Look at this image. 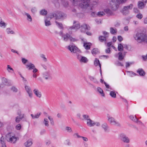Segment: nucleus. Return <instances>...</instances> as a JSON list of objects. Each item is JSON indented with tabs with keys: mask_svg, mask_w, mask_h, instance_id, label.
<instances>
[{
	"mask_svg": "<svg viewBox=\"0 0 147 147\" xmlns=\"http://www.w3.org/2000/svg\"><path fill=\"white\" fill-rule=\"evenodd\" d=\"M25 88L29 96L30 97H32V94L30 87H29L28 86L26 85L25 86Z\"/></svg>",
	"mask_w": 147,
	"mask_h": 147,
	"instance_id": "nucleus-14",
	"label": "nucleus"
},
{
	"mask_svg": "<svg viewBox=\"0 0 147 147\" xmlns=\"http://www.w3.org/2000/svg\"><path fill=\"white\" fill-rule=\"evenodd\" d=\"M134 38L138 43L143 42L147 44V35L143 33L137 32L133 36Z\"/></svg>",
	"mask_w": 147,
	"mask_h": 147,
	"instance_id": "nucleus-1",
	"label": "nucleus"
},
{
	"mask_svg": "<svg viewBox=\"0 0 147 147\" xmlns=\"http://www.w3.org/2000/svg\"><path fill=\"white\" fill-rule=\"evenodd\" d=\"M80 28V31L82 32H84L86 30H89L90 29V27L85 24H83L82 25Z\"/></svg>",
	"mask_w": 147,
	"mask_h": 147,
	"instance_id": "nucleus-12",
	"label": "nucleus"
},
{
	"mask_svg": "<svg viewBox=\"0 0 147 147\" xmlns=\"http://www.w3.org/2000/svg\"><path fill=\"white\" fill-rule=\"evenodd\" d=\"M119 138L120 140L126 144H128L130 142L129 138L125 134L122 133L119 135Z\"/></svg>",
	"mask_w": 147,
	"mask_h": 147,
	"instance_id": "nucleus-6",
	"label": "nucleus"
},
{
	"mask_svg": "<svg viewBox=\"0 0 147 147\" xmlns=\"http://www.w3.org/2000/svg\"><path fill=\"white\" fill-rule=\"evenodd\" d=\"M110 95L111 97L113 98H115L116 96V95L115 92L113 91H111L110 92Z\"/></svg>",
	"mask_w": 147,
	"mask_h": 147,
	"instance_id": "nucleus-41",
	"label": "nucleus"
},
{
	"mask_svg": "<svg viewBox=\"0 0 147 147\" xmlns=\"http://www.w3.org/2000/svg\"><path fill=\"white\" fill-rule=\"evenodd\" d=\"M110 32L112 34H114L117 33V30L114 29L113 28L111 27L110 28Z\"/></svg>",
	"mask_w": 147,
	"mask_h": 147,
	"instance_id": "nucleus-38",
	"label": "nucleus"
},
{
	"mask_svg": "<svg viewBox=\"0 0 147 147\" xmlns=\"http://www.w3.org/2000/svg\"><path fill=\"white\" fill-rule=\"evenodd\" d=\"M76 55L78 59L80 62L86 63L88 62V60L86 57L81 56L78 54H77Z\"/></svg>",
	"mask_w": 147,
	"mask_h": 147,
	"instance_id": "nucleus-10",
	"label": "nucleus"
},
{
	"mask_svg": "<svg viewBox=\"0 0 147 147\" xmlns=\"http://www.w3.org/2000/svg\"><path fill=\"white\" fill-rule=\"evenodd\" d=\"M136 17L140 19H141L143 17L142 15L141 14L139 13L136 15Z\"/></svg>",
	"mask_w": 147,
	"mask_h": 147,
	"instance_id": "nucleus-57",
	"label": "nucleus"
},
{
	"mask_svg": "<svg viewBox=\"0 0 147 147\" xmlns=\"http://www.w3.org/2000/svg\"><path fill=\"white\" fill-rule=\"evenodd\" d=\"M73 136L75 138H80L81 137V136L79 135L77 133H74L73 134Z\"/></svg>",
	"mask_w": 147,
	"mask_h": 147,
	"instance_id": "nucleus-56",
	"label": "nucleus"
},
{
	"mask_svg": "<svg viewBox=\"0 0 147 147\" xmlns=\"http://www.w3.org/2000/svg\"><path fill=\"white\" fill-rule=\"evenodd\" d=\"M22 116H18L16 118L15 121L16 123H18L20 120L22 119L24 116H23V115H22Z\"/></svg>",
	"mask_w": 147,
	"mask_h": 147,
	"instance_id": "nucleus-31",
	"label": "nucleus"
},
{
	"mask_svg": "<svg viewBox=\"0 0 147 147\" xmlns=\"http://www.w3.org/2000/svg\"><path fill=\"white\" fill-rule=\"evenodd\" d=\"M129 118L131 120L134 122L138 121V119L136 118L135 116L134 117V115H131L129 116Z\"/></svg>",
	"mask_w": 147,
	"mask_h": 147,
	"instance_id": "nucleus-45",
	"label": "nucleus"
},
{
	"mask_svg": "<svg viewBox=\"0 0 147 147\" xmlns=\"http://www.w3.org/2000/svg\"><path fill=\"white\" fill-rule=\"evenodd\" d=\"M52 72L51 71L47 72V80H51L52 78Z\"/></svg>",
	"mask_w": 147,
	"mask_h": 147,
	"instance_id": "nucleus-29",
	"label": "nucleus"
},
{
	"mask_svg": "<svg viewBox=\"0 0 147 147\" xmlns=\"http://www.w3.org/2000/svg\"><path fill=\"white\" fill-rule=\"evenodd\" d=\"M66 17V15L60 11H57L55 13H51L47 18L51 19L55 17L56 19H63Z\"/></svg>",
	"mask_w": 147,
	"mask_h": 147,
	"instance_id": "nucleus-2",
	"label": "nucleus"
},
{
	"mask_svg": "<svg viewBox=\"0 0 147 147\" xmlns=\"http://www.w3.org/2000/svg\"><path fill=\"white\" fill-rule=\"evenodd\" d=\"M23 14L24 16H27V19L28 21L30 22H31L32 21V17L29 13L25 12Z\"/></svg>",
	"mask_w": 147,
	"mask_h": 147,
	"instance_id": "nucleus-27",
	"label": "nucleus"
},
{
	"mask_svg": "<svg viewBox=\"0 0 147 147\" xmlns=\"http://www.w3.org/2000/svg\"><path fill=\"white\" fill-rule=\"evenodd\" d=\"M90 3V0H86V1L80 3L79 6L82 9H86L89 7Z\"/></svg>",
	"mask_w": 147,
	"mask_h": 147,
	"instance_id": "nucleus-9",
	"label": "nucleus"
},
{
	"mask_svg": "<svg viewBox=\"0 0 147 147\" xmlns=\"http://www.w3.org/2000/svg\"><path fill=\"white\" fill-rule=\"evenodd\" d=\"M74 5H76V4H77L78 2V0H69Z\"/></svg>",
	"mask_w": 147,
	"mask_h": 147,
	"instance_id": "nucleus-55",
	"label": "nucleus"
},
{
	"mask_svg": "<svg viewBox=\"0 0 147 147\" xmlns=\"http://www.w3.org/2000/svg\"><path fill=\"white\" fill-rule=\"evenodd\" d=\"M40 14L42 16L46 15V10L45 9H42L40 11Z\"/></svg>",
	"mask_w": 147,
	"mask_h": 147,
	"instance_id": "nucleus-44",
	"label": "nucleus"
},
{
	"mask_svg": "<svg viewBox=\"0 0 147 147\" xmlns=\"http://www.w3.org/2000/svg\"><path fill=\"white\" fill-rule=\"evenodd\" d=\"M118 59L120 61L123 60L124 57V56L123 55L122 53L121 52H119L118 53Z\"/></svg>",
	"mask_w": 147,
	"mask_h": 147,
	"instance_id": "nucleus-34",
	"label": "nucleus"
},
{
	"mask_svg": "<svg viewBox=\"0 0 147 147\" xmlns=\"http://www.w3.org/2000/svg\"><path fill=\"white\" fill-rule=\"evenodd\" d=\"M104 11L108 16H112L113 14V11L109 8L105 9Z\"/></svg>",
	"mask_w": 147,
	"mask_h": 147,
	"instance_id": "nucleus-18",
	"label": "nucleus"
},
{
	"mask_svg": "<svg viewBox=\"0 0 147 147\" xmlns=\"http://www.w3.org/2000/svg\"><path fill=\"white\" fill-rule=\"evenodd\" d=\"M6 31L7 34H14L15 32L13 30H11V29L9 28H8L6 29Z\"/></svg>",
	"mask_w": 147,
	"mask_h": 147,
	"instance_id": "nucleus-43",
	"label": "nucleus"
},
{
	"mask_svg": "<svg viewBox=\"0 0 147 147\" xmlns=\"http://www.w3.org/2000/svg\"><path fill=\"white\" fill-rule=\"evenodd\" d=\"M55 23H56L57 25L58 26V27L59 28H60L61 29H63V25L61 23L58 22L57 21H55Z\"/></svg>",
	"mask_w": 147,
	"mask_h": 147,
	"instance_id": "nucleus-42",
	"label": "nucleus"
},
{
	"mask_svg": "<svg viewBox=\"0 0 147 147\" xmlns=\"http://www.w3.org/2000/svg\"><path fill=\"white\" fill-rule=\"evenodd\" d=\"M103 34L104 35V36L108 38L109 37V33L105 31L102 32Z\"/></svg>",
	"mask_w": 147,
	"mask_h": 147,
	"instance_id": "nucleus-51",
	"label": "nucleus"
},
{
	"mask_svg": "<svg viewBox=\"0 0 147 147\" xmlns=\"http://www.w3.org/2000/svg\"><path fill=\"white\" fill-rule=\"evenodd\" d=\"M133 62H126V68H127L128 67H129L130 65H132V64H134Z\"/></svg>",
	"mask_w": 147,
	"mask_h": 147,
	"instance_id": "nucleus-49",
	"label": "nucleus"
},
{
	"mask_svg": "<svg viewBox=\"0 0 147 147\" xmlns=\"http://www.w3.org/2000/svg\"><path fill=\"white\" fill-rule=\"evenodd\" d=\"M144 4L143 2L140 1H139L138 3V6L140 9H142L144 8Z\"/></svg>",
	"mask_w": 147,
	"mask_h": 147,
	"instance_id": "nucleus-35",
	"label": "nucleus"
},
{
	"mask_svg": "<svg viewBox=\"0 0 147 147\" xmlns=\"http://www.w3.org/2000/svg\"><path fill=\"white\" fill-rule=\"evenodd\" d=\"M32 144V140L30 138L24 143V145L26 147H29Z\"/></svg>",
	"mask_w": 147,
	"mask_h": 147,
	"instance_id": "nucleus-15",
	"label": "nucleus"
},
{
	"mask_svg": "<svg viewBox=\"0 0 147 147\" xmlns=\"http://www.w3.org/2000/svg\"><path fill=\"white\" fill-rule=\"evenodd\" d=\"M0 142L1 144V147H6L5 143V139L3 136L0 139Z\"/></svg>",
	"mask_w": 147,
	"mask_h": 147,
	"instance_id": "nucleus-25",
	"label": "nucleus"
},
{
	"mask_svg": "<svg viewBox=\"0 0 147 147\" xmlns=\"http://www.w3.org/2000/svg\"><path fill=\"white\" fill-rule=\"evenodd\" d=\"M26 68H28L29 70L33 69L32 72L34 73H35L38 71V69L35 68L34 65L31 63H29V64L26 65Z\"/></svg>",
	"mask_w": 147,
	"mask_h": 147,
	"instance_id": "nucleus-11",
	"label": "nucleus"
},
{
	"mask_svg": "<svg viewBox=\"0 0 147 147\" xmlns=\"http://www.w3.org/2000/svg\"><path fill=\"white\" fill-rule=\"evenodd\" d=\"M82 116L84 119L86 120L87 121H88V120L90 119V118H89V116L87 115H84Z\"/></svg>",
	"mask_w": 147,
	"mask_h": 147,
	"instance_id": "nucleus-50",
	"label": "nucleus"
},
{
	"mask_svg": "<svg viewBox=\"0 0 147 147\" xmlns=\"http://www.w3.org/2000/svg\"><path fill=\"white\" fill-rule=\"evenodd\" d=\"M69 34L67 33L63 35V37L64 41H67L69 40L71 42H75L78 40L77 39L73 38L71 36L70 34H71V32H69Z\"/></svg>",
	"mask_w": 147,
	"mask_h": 147,
	"instance_id": "nucleus-5",
	"label": "nucleus"
},
{
	"mask_svg": "<svg viewBox=\"0 0 147 147\" xmlns=\"http://www.w3.org/2000/svg\"><path fill=\"white\" fill-rule=\"evenodd\" d=\"M11 90H12L13 92H16L17 91V89L14 86H12L11 88Z\"/></svg>",
	"mask_w": 147,
	"mask_h": 147,
	"instance_id": "nucleus-59",
	"label": "nucleus"
},
{
	"mask_svg": "<svg viewBox=\"0 0 147 147\" xmlns=\"http://www.w3.org/2000/svg\"><path fill=\"white\" fill-rule=\"evenodd\" d=\"M41 114V113L38 112L34 114H31V116L32 119H38Z\"/></svg>",
	"mask_w": 147,
	"mask_h": 147,
	"instance_id": "nucleus-16",
	"label": "nucleus"
},
{
	"mask_svg": "<svg viewBox=\"0 0 147 147\" xmlns=\"http://www.w3.org/2000/svg\"><path fill=\"white\" fill-rule=\"evenodd\" d=\"M142 57L144 61H146V59H147V54L145 56L142 55Z\"/></svg>",
	"mask_w": 147,
	"mask_h": 147,
	"instance_id": "nucleus-64",
	"label": "nucleus"
},
{
	"mask_svg": "<svg viewBox=\"0 0 147 147\" xmlns=\"http://www.w3.org/2000/svg\"><path fill=\"white\" fill-rule=\"evenodd\" d=\"M111 48H108L105 50V52L109 54L111 53Z\"/></svg>",
	"mask_w": 147,
	"mask_h": 147,
	"instance_id": "nucleus-58",
	"label": "nucleus"
},
{
	"mask_svg": "<svg viewBox=\"0 0 147 147\" xmlns=\"http://www.w3.org/2000/svg\"><path fill=\"white\" fill-rule=\"evenodd\" d=\"M22 61L24 64H25L28 62V60L24 58H23L22 59Z\"/></svg>",
	"mask_w": 147,
	"mask_h": 147,
	"instance_id": "nucleus-63",
	"label": "nucleus"
},
{
	"mask_svg": "<svg viewBox=\"0 0 147 147\" xmlns=\"http://www.w3.org/2000/svg\"><path fill=\"white\" fill-rule=\"evenodd\" d=\"M107 38L104 36H100L98 38L99 40L101 42H105V43L106 42L107 39Z\"/></svg>",
	"mask_w": 147,
	"mask_h": 147,
	"instance_id": "nucleus-26",
	"label": "nucleus"
},
{
	"mask_svg": "<svg viewBox=\"0 0 147 147\" xmlns=\"http://www.w3.org/2000/svg\"><path fill=\"white\" fill-rule=\"evenodd\" d=\"M118 39L119 41L121 42L123 40V38L121 36H118Z\"/></svg>",
	"mask_w": 147,
	"mask_h": 147,
	"instance_id": "nucleus-62",
	"label": "nucleus"
},
{
	"mask_svg": "<svg viewBox=\"0 0 147 147\" xmlns=\"http://www.w3.org/2000/svg\"><path fill=\"white\" fill-rule=\"evenodd\" d=\"M91 45V43H84V46L85 49L87 50L90 49Z\"/></svg>",
	"mask_w": 147,
	"mask_h": 147,
	"instance_id": "nucleus-32",
	"label": "nucleus"
},
{
	"mask_svg": "<svg viewBox=\"0 0 147 147\" xmlns=\"http://www.w3.org/2000/svg\"><path fill=\"white\" fill-rule=\"evenodd\" d=\"M6 24L5 23L1 21L0 22V26L1 27H3L5 28L6 27Z\"/></svg>",
	"mask_w": 147,
	"mask_h": 147,
	"instance_id": "nucleus-47",
	"label": "nucleus"
},
{
	"mask_svg": "<svg viewBox=\"0 0 147 147\" xmlns=\"http://www.w3.org/2000/svg\"><path fill=\"white\" fill-rule=\"evenodd\" d=\"M107 117L108 118V120L110 123L112 125H116L117 126H120L121 125L120 123L115 121V120L114 118L110 117L109 115H108Z\"/></svg>",
	"mask_w": 147,
	"mask_h": 147,
	"instance_id": "nucleus-7",
	"label": "nucleus"
},
{
	"mask_svg": "<svg viewBox=\"0 0 147 147\" xmlns=\"http://www.w3.org/2000/svg\"><path fill=\"white\" fill-rule=\"evenodd\" d=\"M63 4L64 7H67L68 6V2L67 1H64L63 2Z\"/></svg>",
	"mask_w": 147,
	"mask_h": 147,
	"instance_id": "nucleus-52",
	"label": "nucleus"
},
{
	"mask_svg": "<svg viewBox=\"0 0 147 147\" xmlns=\"http://www.w3.org/2000/svg\"><path fill=\"white\" fill-rule=\"evenodd\" d=\"M137 72L139 74L140 76H144L145 74V72L142 68H139L137 71Z\"/></svg>",
	"mask_w": 147,
	"mask_h": 147,
	"instance_id": "nucleus-17",
	"label": "nucleus"
},
{
	"mask_svg": "<svg viewBox=\"0 0 147 147\" xmlns=\"http://www.w3.org/2000/svg\"><path fill=\"white\" fill-rule=\"evenodd\" d=\"M105 14V13L103 11H99L97 13L96 15L99 17H101Z\"/></svg>",
	"mask_w": 147,
	"mask_h": 147,
	"instance_id": "nucleus-46",
	"label": "nucleus"
},
{
	"mask_svg": "<svg viewBox=\"0 0 147 147\" xmlns=\"http://www.w3.org/2000/svg\"><path fill=\"white\" fill-rule=\"evenodd\" d=\"M68 49L71 52H73L74 53H80V52L79 49L74 45H69L68 47Z\"/></svg>",
	"mask_w": 147,
	"mask_h": 147,
	"instance_id": "nucleus-8",
	"label": "nucleus"
},
{
	"mask_svg": "<svg viewBox=\"0 0 147 147\" xmlns=\"http://www.w3.org/2000/svg\"><path fill=\"white\" fill-rule=\"evenodd\" d=\"M118 50L121 52L123 50V46L121 44H119L118 45Z\"/></svg>",
	"mask_w": 147,
	"mask_h": 147,
	"instance_id": "nucleus-40",
	"label": "nucleus"
},
{
	"mask_svg": "<svg viewBox=\"0 0 147 147\" xmlns=\"http://www.w3.org/2000/svg\"><path fill=\"white\" fill-rule=\"evenodd\" d=\"M133 7V5L132 4H130L129 5L123 7V8L121 11V13L124 15H126L129 13V9H132Z\"/></svg>",
	"mask_w": 147,
	"mask_h": 147,
	"instance_id": "nucleus-4",
	"label": "nucleus"
},
{
	"mask_svg": "<svg viewBox=\"0 0 147 147\" xmlns=\"http://www.w3.org/2000/svg\"><path fill=\"white\" fill-rule=\"evenodd\" d=\"M112 2H116L119 4H123L125 3L128 0H111Z\"/></svg>",
	"mask_w": 147,
	"mask_h": 147,
	"instance_id": "nucleus-19",
	"label": "nucleus"
},
{
	"mask_svg": "<svg viewBox=\"0 0 147 147\" xmlns=\"http://www.w3.org/2000/svg\"><path fill=\"white\" fill-rule=\"evenodd\" d=\"M48 118L52 126L54 125L55 123L53 118L51 116H49Z\"/></svg>",
	"mask_w": 147,
	"mask_h": 147,
	"instance_id": "nucleus-36",
	"label": "nucleus"
},
{
	"mask_svg": "<svg viewBox=\"0 0 147 147\" xmlns=\"http://www.w3.org/2000/svg\"><path fill=\"white\" fill-rule=\"evenodd\" d=\"M5 139L8 142L13 143H15L17 140L14 135L11 133H9L6 135Z\"/></svg>",
	"mask_w": 147,
	"mask_h": 147,
	"instance_id": "nucleus-3",
	"label": "nucleus"
},
{
	"mask_svg": "<svg viewBox=\"0 0 147 147\" xmlns=\"http://www.w3.org/2000/svg\"><path fill=\"white\" fill-rule=\"evenodd\" d=\"M17 114L18 115V116H22V115H23V116H24V114H22L21 111L20 110H19L18 111Z\"/></svg>",
	"mask_w": 147,
	"mask_h": 147,
	"instance_id": "nucleus-53",
	"label": "nucleus"
},
{
	"mask_svg": "<svg viewBox=\"0 0 147 147\" xmlns=\"http://www.w3.org/2000/svg\"><path fill=\"white\" fill-rule=\"evenodd\" d=\"M97 91L100 93L101 94L102 96H105V94L103 93V91L100 88L98 87Z\"/></svg>",
	"mask_w": 147,
	"mask_h": 147,
	"instance_id": "nucleus-37",
	"label": "nucleus"
},
{
	"mask_svg": "<svg viewBox=\"0 0 147 147\" xmlns=\"http://www.w3.org/2000/svg\"><path fill=\"white\" fill-rule=\"evenodd\" d=\"M75 25H74L73 26L69 28V29L72 30L75 29L76 30H78L80 28V25L79 22H76V21H74V24H76Z\"/></svg>",
	"mask_w": 147,
	"mask_h": 147,
	"instance_id": "nucleus-13",
	"label": "nucleus"
},
{
	"mask_svg": "<svg viewBox=\"0 0 147 147\" xmlns=\"http://www.w3.org/2000/svg\"><path fill=\"white\" fill-rule=\"evenodd\" d=\"M114 3L112 5L111 8L114 11L117 10L119 7V5L117 3L115 2H113Z\"/></svg>",
	"mask_w": 147,
	"mask_h": 147,
	"instance_id": "nucleus-22",
	"label": "nucleus"
},
{
	"mask_svg": "<svg viewBox=\"0 0 147 147\" xmlns=\"http://www.w3.org/2000/svg\"><path fill=\"white\" fill-rule=\"evenodd\" d=\"M21 127V126L20 124H18L16 126V129L17 130H20Z\"/></svg>",
	"mask_w": 147,
	"mask_h": 147,
	"instance_id": "nucleus-60",
	"label": "nucleus"
},
{
	"mask_svg": "<svg viewBox=\"0 0 147 147\" xmlns=\"http://www.w3.org/2000/svg\"><path fill=\"white\" fill-rule=\"evenodd\" d=\"M65 129L69 133L72 132V131L71 128L70 127H66L65 128Z\"/></svg>",
	"mask_w": 147,
	"mask_h": 147,
	"instance_id": "nucleus-48",
	"label": "nucleus"
},
{
	"mask_svg": "<svg viewBox=\"0 0 147 147\" xmlns=\"http://www.w3.org/2000/svg\"><path fill=\"white\" fill-rule=\"evenodd\" d=\"M94 65L96 66L98 65L100 67V68H101V65L99 61L96 58H95V59L94 61Z\"/></svg>",
	"mask_w": 147,
	"mask_h": 147,
	"instance_id": "nucleus-30",
	"label": "nucleus"
},
{
	"mask_svg": "<svg viewBox=\"0 0 147 147\" xmlns=\"http://www.w3.org/2000/svg\"><path fill=\"white\" fill-rule=\"evenodd\" d=\"M61 1V0H53V2L55 6L57 7H58L60 6V3Z\"/></svg>",
	"mask_w": 147,
	"mask_h": 147,
	"instance_id": "nucleus-28",
	"label": "nucleus"
},
{
	"mask_svg": "<svg viewBox=\"0 0 147 147\" xmlns=\"http://www.w3.org/2000/svg\"><path fill=\"white\" fill-rule=\"evenodd\" d=\"M66 144L68 146H70L71 144V143L70 142L69 140H66Z\"/></svg>",
	"mask_w": 147,
	"mask_h": 147,
	"instance_id": "nucleus-61",
	"label": "nucleus"
},
{
	"mask_svg": "<svg viewBox=\"0 0 147 147\" xmlns=\"http://www.w3.org/2000/svg\"><path fill=\"white\" fill-rule=\"evenodd\" d=\"M91 53L93 55H94L98 54L99 53V51L98 49L94 48L92 50Z\"/></svg>",
	"mask_w": 147,
	"mask_h": 147,
	"instance_id": "nucleus-33",
	"label": "nucleus"
},
{
	"mask_svg": "<svg viewBox=\"0 0 147 147\" xmlns=\"http://www.w3.org/2000/svg\"><path fill=\"white\" fill-rule=\"evenodd\" d=\"M89 78L90 79V80L93 83L96 84H97L98 83V82L97 80L94 77L91 76H89Z\"/></svg>",
	"mask_w": 147,
	"mask_h": 147,
	"instance_id": "nucleus-24",
	"label": "nucleus"
},
{
	"mask_svg": "<svg viewBox=\"0 0 147 147\" xmlns=\"http://www.w3.org/2000/svg\"><path fill=\"white\" fill-rule=\"evenodd\" d=\"M102 128L104 129L105 131L106 132L108 130L109 127L106 123H103L101 125Z\"/></svg>",
	"mask_w": 147,
	"mask_h": 147,
	"instance_id": "nucleus-21",
	"label": "nucleus"
},
{
	"mask_svg": "<svg viewBox=\"0 0 147 147\" xmlns=\"http://www.w3.org/2000/svg\"><path fill=\"white\" fill-rule=\"evenodd\" d=\"M33 92L38 97L40 98L41 96V93L39 92L38 90L36 89H34Z\"/></svg>",
	"mask_w": 147,
	"mask_h": 147,
	"instance_id": "nucleus-23",
	"label": "nucleus"
},
{
	"mask_svg": "<svg viewBox=\"0 0 147 147\" xmlns=\"http://www.w3.org/2000/svg\"><path fill=\"white\" fill-rule=\"evenodd\" d=\"M2 82H3V83L4 84H7V83L8 82L7 79L4 77H3L2 78Z\"/></svg>",
	"mask_w": 147,
	"mask_h": 147,
	"instance_id": "nucleus-54",
	"label": "nucleus"
},
{
	"mask_svg": "<svg viewBox=\"0 0 147 147\" xmlns=\"http://www.w3.org/2000/svg\"><path fill=\"white\" fill-rule=\"evenodd\" d=\"M94 122L90 119L87 121V124L88 126L90 127L94 126Z\"/></svg>",
	"mask_w": 147,
	"mask_h": 147,
	"instance_id": "nucleus-20",
	"label": "nucleus"
},
{
	"mask_svg": "<svg viewBox=\"0 0 147 147\" xmlns=\"http://www.w3.org/2000/svg\"><path fill=\"white\" fill-rule=\"evenodd\" d=\"M47 69H48V72L51 71L52 72V70L53 68V67L51 65H48L47 66Z\"/></svg>",
	"mask_w": 147,
	"mask_h": 147,
	"instance_id": "nucleus-39",
	"label": "nucleus"
}]
</instances>
